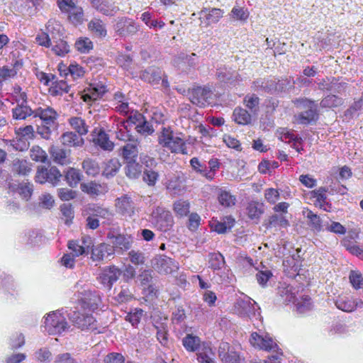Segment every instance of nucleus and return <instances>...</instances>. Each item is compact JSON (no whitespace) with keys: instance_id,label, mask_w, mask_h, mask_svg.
Instances as JSON below:
<instances>
[{"instance_id":"1","label":"nucleus","mask_w":363,"mask_h":363,"mask_svg":"<svg viewBox=\"0 0 363 363\" xmlns=\"http://www.w3.org/2000/svg\"><path fill=\"white\" fill-rule=\"evenodd\" d=\"M250 342L254 347L266 351L277 352L275 354L271 355L267 359L264 360V363H279L282 353L277 352L279 350L278 345L271 337L269 335L262 336L255 332L251 334Z\"/></svg>"},{"instance_id":"2","label":"nucleus","mask_w":363,"mask_h":363,"mask_svg":"<svg viewBox=\"0 0 363 363\" xmlns=\"http://www.w3.org/2000/svg\"><path fill=\"white\" fill-rule=\"evenodd\" d=\"M43 318L45 331L49 335H60L69 327L65 316L60 310L47 313Z\"/></svg>"},{"instance_id":"3","label":"nucleus","mask_w":363,"mask_h":363,"mask_svg":"<svg viewBox=\"0 0 363 363\" xmlns=\"http://www.w3.org/2000/svg\"><path fill=\"white\" fill-rule=\"evenodd\" d=\"M297 108H307L306 111L295 115L296 121L299 124L308 125L318 118L317 104L314 101L306 98L297 99L294 101Z\"/></svg>"},{"instance_id":"4","label":"nucleus","mask_w":363,"mask_h":363,"mask_svg":"<svg viewBox=\"0 0 363 363\" xmlns=\"http://www.w3.org/2000/svg\"><path fill=\"white\" fill-rule=\"evenodd\" d=\"M159 144L174 153L187 154L184 140L179 136L174 135L173 132L167 128H162L158 136Z\"/></svg>"},{"instance_id":"5","label":"nucleus","mask_w":363,"mask_h":363,"mask_svg":"<svg viewBox=\"0 0 363 363\" xmlns=\"http://www.w3.org/2000/svg\"><path fill=\"white\" fill-rule=\"evenodd\" d=\"M149 220L156 228L164 232L169 230L174 223L171 212L161 206L152 209Z\"/></svg>"},{"instance_id":"6","label":"nucleus","mask_w":363,"mask_h":363,"mask_svg":"<svg viewBox=\"0 0 363 363\" xmlns=\"http://www.w3.org/2000/svg\"><path fill=\"white\" fill-rule=\"evenodd\" d=\"M153 269L160 274H169L179 269L178 263L165 255L156 256L152 260Z\"/></svg>"},{"instance_id":"7","label":"nucleus","mask_w":363,"mask_h":363,"mask_svg":"<svg viewBox=\"0 0 363 363\" xmlns=\"http://www.w3.org/2000/svg\"><path fill=\"white\" fill-rule=\"evenodd\" d=\"M60 25L55 21H48L46 25V31L36 37V41L40 45L49 48L52 44V40L56 39V35L59 34Z\"/></svg>"},{"instance_id":"8","label":"nucleus","mask_w":363,"mask_h":363,"mask_svg":"<svg viewBox=\"0 0 363 363\" xmlns=\"http://www.w3.org/2000/svg\"><path fill=\"white\" fill-rule=\"evenodd\" d=\"M213 93L208 86H197L191 91V101L199 106H205L212 103Z\"/></svg>"},{"instance_id":"9","label":"nucleus","mask_w":363,"mask_h":363,"mask_svg":"<svg viewBox=\"0 0 363 363\" xmlns=\"http://www.w3.org/2000/svg\"><path fill=\"white\" fill-rule=\"evenodd\" d=\"M69 318L74 325L82 330H94L96 329V321L91 315L74 311Z\"/></svg>"},{"instance_id":"10","label":"nucleus","mask_w":363,"mask_h":363,"mask_svg":"<svg viewBox=\"0 0 363 363\" xmlns=\"http://www.w3.org/2000/svg\"><path fill=\"white\" fill-rule=\"evenodd\" d=\"M61 177L62 174L55 167H51L49 169L40 168L38 169L36 172L35 181L40 184L49 182L53 185H56L60 182Z\"/></svg>"},{"instance_id":"11","label":"nucleus","mask_w":363,"mask_h":363,"mask_svg":"<svg viewBox=\"0 0 363 363\" xmlns=\"http://www.w3.org/2000/svg\"><path fill=\"white\" fill-rule=\"evenodd\" d=\"M122 272L116 266L106 267L99 274L100 283L108 290H111L113 284L117 281Z\"/></svg>"},{"instance_id":"12","label":"nucleus","mask_w":363,"mask_h":363,"mask_svg":"<svg viewBox=\"0 0 363 363\" xmlns=\"http://www.w3.org/2000/svg\"><path fill=\"white\" fill-rule=\"evenodd\" d=\"M223 11L220 9H208L205 8L199 13L201 25L203 24L204 27H207L211 24L216 23L223 17Z\"/></svg>"},{"instance_id":"13","label":"nucleus","mask_w":363,"mask_h":363,"mask_svg":"<svg viewBox=\"0 0 363 363\" xmlns=\"http://www.w3.org/2000/svg\"><path fill=\"white\" fill-rule=\"evenodd\" d=\"M115 206L116 211L124 216L131 217L135 213V204L127 194L116 199Z\"/></svg>"},{"instance_id":"14","label":"nucleus","mask_w":363,"mask_h":363,"mask_svg":"<svg viewBox=\"0 0 363 363\" xmlns=\"http://www.w3.org/2000/svg\"><path fill=\"white\" fill-rule=\"evenodd\" d=\"M89 1L97 11L107 16H113L119 11V8L112 0Z\"/></svg>"},{"instance_id":"15","label":"nucleus","mask_w":363,"mask_h":363,"mask_svg":"<svg viewBox=\"0 0 363 363\" xmlns=\"http://www.w3.org/2000/svg\"><path fill=\"white\" fill-rule=\"evenodd\" d=\"M79 298L83 306L91 311L96 309L101 303V298L96 291L84 289L79 292Z\"/></svg>"},{"instance_id":"16","label":"nucleus","mask_w":363,"mask_h":363,"mask_svg":"<svg viewBox=\"0 0 363 363\" xmlns=\"http://www.w3.org/2000/svg\"><path fill=\"white\" fill-rule=\"evenodd\" d=\"M107 237L112 244L111 247H113L114 252H123L131 247L132 239L130 236L122 234L114 235L112 233H108Z\"/></svg>"},{"instance_id":"17","label":"nucleus","mask_w":363,"mask_h":363,"mask_svg":"<svg viewBox=\"0 0 363 363\" xmlns=\"http://www.w3.org/2000/svg\"><path fill=\"white\" fill-rule=\"evenodd\" d=\"M35 117H39L46 125L55 127L58 113L51 107H47L45 108L40 107L35 108Z\"/></svg>"},{"instance_id":"18","label":"nucleus","mask_w":363,"mask_h":363,"mask_svg":"<svg viewBox=\"0 0 363 363\" xmlns=\"http://www.w3.org/2000/svg\"><path fill=\"white\" fill-rule=\"evenodd\" d=\"M113 254V247L106 243H101L92 248L91 258L94 261H100L109 258Z\"/></svg>"},{"instance_id":"19","label":"nucleus","mask_w":363,"mask_h":363,"mask_svg":"<svg viewBox=\"0 0 363 363\" xmlns=\"http://www.w3.org/2000/svg\"><path fill=\"white\" fill-rule=\"evenodd\" d=\"M256 302L252 303L249 297L238 299L235 304V310L240 316H250L255 313Z\"/></svg>"},{"instance_id":"20","label":"nucleus","mask_w":363,"mask_h":363,"mask_svg":"<svg viewBox=\"0 0 363 363\" xmlns=\"http://www.w3.org/2000/svg\"><path fill=\"white\" fill-rule=\"evenodd\" d=\"M218 355L223 363H240L239 354L230 350L228 343L222 342L218 348Z\"/></svg>"},{"instance_id":"21","label":"nucleus","mask_w":363,"mask_h":363,"mask_svg":"<svg viewBox=\"0 0 363 363\" xmlns=\"http://www.w3.org/2000/svg\"><path fill=\"white\" fill-rule=\"evenodd\" d=\"M116 29L121 35H133L138 30V26L130 19L121 18L117 22Z\"/></svg>"},{"instance_id":"22","label":"nucleus","mask_w":363,"mask_h":363,"mask_svg":"<svg viewBox=\"0 0 363 363\" xmlns=\"http://www.w3.org/2000/svg\"><path fill=\"white\" fill-rule=\"evenodd\" d=\"M286 292H290L286 300L295 303L298 312L305 313L311 308V301L308 296L303 297L301 300H298L294 294L291 291V288H286Z\"/></svg>"},{"instance_id":"23","label":"nucleus","mask_w":363,"mask_h":363,"mask_svg":"<svg viewBox=\"0 0 363 363\" xmlns=\"http://www.w3.org/2000/svg\"><path fill=\"white\" fill-rule=\"evenodd\" d=\"M138 141L137 139H133L127 143L121 148L122 157L127 161L135 160L138 155Z\"/></svg>"},{"instance_id":"24","label":"nucleus","mask_w":363,"mask_h":363,"mask_svg":"<svg viewBox=\"0 0 363 363\" xmlns=\"http://www.w3.org/2000/svg\"><path fill=\"white\" fill-rule=\"evenodd\" d=\"M121 167L119 160L112 158L104 162L102 165V175L107 179L114 177Z\"/></svg>"},{"instance_id":"25","label":"nucleus","mask_w":363,"mask_h":363,"mask_svg":"<svg viewBox=\"0 0 363 363\" xmlns=\"http://www.w3.org/2000/svg\"><path fill=\"white\" fill-rule=\"evenodd\" d=\"M81 189L90 196H98L104 194L107 191V186L95 182H90L82 184Z\"/></svg>"},{"instance_id":"26","label":"nucleus","mask_w":363,"mask_h":363,"mask_svg":"<svg viewBox=\"0 0 363 363\" xmlns=\"http://www.w3.org/2000/svg\"><path fill=\"white\" fill-rule=\"evenodd\" d=\"M62 145L68 147H82L84 140L82 135H77L73 132H66L60 138Z\"/></svg>"},{"instance_id":"27","label":"nucleus","mask_w":363,"mask_h":363,"mask_svg":"<svg viewBox=\"0 0 363 363\" xmlns=\"http://www.w3.org/2000/svg\"><path fill=\"white\" fill-rule=\"evenodd\" d=\"M199 363H216L215 353L208 344L203 343L196 353Z\"/></svg>"},{"instance_id":"28","label":"nucleus","mask_w":363,"mask_h":363,"mask_svg":"<svg viewBox=\"0 0 363 363\" xmlns=\"http://www.w3.org/2000/svg\"><path fill=\"white\" fill-rule=\"evenodd\" d=\"M196 55L195 53H191V55L181 53L175 59L174 62L179 69L186 70L196 65Z\"/></svg>"},{"instance_id":"29","label":"nucleus","mask_w":363,"mask_h":363,"mask_svg":"<svg viewBox=\"0 0 363 363\" xmlns=\"http://www.w3.org/2000/svg\"><path fill=\"white\" fill-rule=\"evenodd\" d=\"M140 77L148 83L158 84L162 79L161 71L157 67H148L145 70L140 72Z\"/></svg>"},{"instance_id":"30","label":"nucleus","mask_w":363,"mask_h":363,"mask_svg":"<svg viewBox=\"0 0 363 363\" xmlns=\"http://www.w3.org/2000/svg\"><path fill=\"white\" fill-rule=\"evenodd\" d=\"M233 121L242 125H245L251 123L252 116L247 110L242 107H236L233 113Z\"/></svg>"},{"instance_id":"31","label":"nucleus","mask_w":363,"mask_h":363,"mask_svg":"<svg viewBox=\"0 0 363 363\" xmlns=\"http://www.w3.org/2000/svg\"><path fill=\"white\" fill-rule=\"evenodd\" d=\"M91 214L97 218L103 219V223L110 225L113 223L114 215L108 208H102L101 206H94L90 208Z\"/></svg>"},{"instance_id":"32","label":"nucleus","mask_w":363,"mask_h":363,"mask_svg":"<svg viewBox=\"0 0 363 363\" xmlns=\"http://www.w3.org/2000/svg\"><path fill=\"white\" fill-rule=\"evenodd\" d=\"M60 29H59V34L56 35V39L52 40V50L59 56H63L69 51V46L66 41L61 38Z\"/></svg>"},{"instance_id":"33","label":"nucleus","mask_w":363,"mask_h":363,"mask_svg":"<svg viewBox=\"0 0 363 363\" xmlns=\"http://www.w3.org/2000/svg\"><path fill=\"white\" fill-rule=\"evenodd\" d=\"M88 28L96 36L99 38L105 37L107 34L105 24L99 19L94 18L88 24Z\"/></svg>"},{"instance_id":"34","label":"nucleus","mask_w":363,"mask_h":363,"mask_svg":"<svg viewBox=\"0 0 363 363\" xmlns=\"http://www.w3.org/2000/svg\"><path fill=\"white\" fill-rule=\"evenodd\" d=\"M208 266L214 272L220 271L225 267L224 257L220 252H213L208 255Z\"/></svg>"},{"instance_id":"35","label":"nucleus","mask_w":363,"mask_h":363,"mask_svg":"<svg viewBox=\"0 0 363 363\" xmlns=\"http://www.w3.org/2000/svg\"><path fill=\"white\" fill-rule=\"evenodd\" d=\"M82 165L84 171L89 176L95 177L100 172V167L98 162L91 158L84 159Z\"/></svg>"},{"instance_id":"36","label":"nucleus","mask_w":363,"mask_h":363,"mask_svg":"<svg viewBox=\"0 0 363 363\" xmlns=\"http://www.w3.org/2000/svg\"><path fill=\"white\" fill-rule=\"evenodd\" d=\"M94 143L106 151H111L114 147L113 143L109 140L108 135L102 130L98 133L97 137L94 139Z\"/></svg>"},{"instance_id":"37","label":"nucleus","mask_w":363,"mask_h":363,"mask_svg":"<svg viewBox=\"0 0 363 363\" xmlns=\"http://www.w3.org/2000/svg\"><path fill=\"white\" fill-rule=\"evenodd\" d=\"M182 344L184 348L189 352H195L201 347V340L199 337L189 334L182 340Z\"/></svg>"},{"instance_id":"38","label":"nucleus","mask_w":363,"mask_h":363,"mask_svg":"<svg viewBox=\"0 0 363 363\" xmlns=\"http://www.w3.org/2000/svg\"><path fill=\"white\" fill-rule=\"evenodd\" d=\"M218 200L221 206L224 207H231L235 204L236 197L230 191L224 189H219Z\"/></svg>"},{"instance_id":"39","label":"nucleus","mask_w":363,"mask_h":363,"mask_svg":"<svg viewBox=\"0 0 363 363\" xmlns=\"http://www.w3.org/2000/svg\"><path fill=\"white\" fill-rule=\"evenodd\" d=\"M50 152L55 162L62 165L68 163V153L64 149L53 146L50 148Z\"/></svg>"},{"instance_id":"40","label":"nucleus","mask_w":363,"mask_h":363,"mask_svg":"<svg viewBox=\"0 0 363 363\" xmlns=\"http://www.w3.org/2000/svg\"><path fill=\"white\" fill-rule=\"evenodd\" d=\"M335 306L337 308L345 312H352L357 307V303H355L354 301L350 298L344 296L339 297L335 301Z\"/></svg>"},{"instance_id":"41","label":"nucleus","mask_w":363,"mask_h":363,"mask_svg":"<svg viewBox=\"0 0 363 363\" xmlns=\"http://www.w3.org/2000/svg\"><path fill=\"white\" fill-rule=\"evenodd\" d=\"M71 127L80 135H84L88 133V125L84 120L79 117H72L69 119Z\"/></svg>"},{"instance_id":"42","label":"nucleus","mask_w":363,"mask_h":363,"mask_svg":"<svg viewBox=\"0 0 363 363\" xmlns=\"http://www.w3.org/2000/svg\"><path fill=\"white\" fill-rule=\"evenodd\" d=\"M235 223V220L231 216L225 217L222 221L216 222L212 226L214 231L218 233H224L228 230H230Z\"/></svg>"},{"instance_id":"43","label":"nucleus","mask_w":363,"mask_h":363,"mask_svg":"<svg viewBox=\"0 0 363 363\" xmlns=\"http://www.w3.org/2000/svg\"><path fill=\"white\" fill-rule=\"evenodd\" d=\"M125 171V175L128 178L131 179H135L138 178L141 174L142 166L139 163L136 162L135 160L128 161L127 162Z\"/></svg>"},{"instance_id":"44","label":"nucleus","mask_w":363,"mask_h":363,"mask_svg":"<svg viewBox=\"0 0 363 363\" xmlns=\"http://www.w3.org/2000/svg\"><path fill=\"white\" fill-rule=\"evenodd\" d=\"M82 175L79 170L74 168H69L65 174V180L71 187H75L82 180Z\"/></svg>"},{"instance_id":"45","label":"nucleus","mask_w":363,"mask_h":363,"mask_svg":"<svg viewBox=\"0 0 363 363\" xmlns=\"http://www.w3.org/2000/svg\"><path fill=\"white\" fill-rule=\"evenodd\" d=\"M280 140L283 142H291L292 141L293 147L296 150L297 152H300L302 148H300L298 145V143H300L301 138H298L294 135L291 132L287 130L285 128H282L280 131Z\"/></svg>"},{"instance_id":"46","label":"nucleus","mask_w":363,"mask_h":363,"mask_svg":"<svg viewBox=\"0 0 363 363\" xmlns=\"http://www.w3.org/2000/svg\"><path fill=\"white\" fill-rule=\"evenodd\" d=\"M174 211L179 217L188 215L190 211V203L188 201L179 199L174 203Z\"/></svg>"},{"instance_id":"47","label":"nucleus","mask_w":363,"mask_h":363,"mask_svg":"<svg viewBox=\"0 0 363 363\" xmlns=\"http://www.w3.org/2000/svg\"><path fill=\"white\" fill-rule=\"evenodd\" d=\"M306 217L309 220L308 225L312 230L320 232L322 230V220L319 216L311 210H307Z\"/></svg>"},{"instance_id":"48","label":"nucleus","mask_w":363,"mask_h":363,"mask_svg":"<svg viewBox=\"0 0 363 363\" xmlns=\"http://www.w3.org/2000/svg\"><path fill=\"white\" fill-rule=\"evenodd\" d=\"M263 213L262 205L252 201L248 203L247 207V213L248 217L252 220H258Z\"/></svg>"},{"instance_id":"49","label":"nucleus","mask_w":363,"mask_h":363,"mask_svg":"<svg viewBox=\"0 0 363 363\" xmlns=\"http://www.w3.org/2000/svg\"><path fill=\"white\" fill-rule=\"evenodd\" d=\"M255 84L257 87H260L268 93H276L277 79H259Z\"/></svg>"},{"instance_id":"50","label":"nucleus","mask_w":363,"mask_h":363,"mask_svg":"<svg viewBox=\"0 0 363 363\" xmlns=\"http://www.w3.org/2000/svg\"><path fill=\"white\" fill-rule=\"evenodd\" d=\"M65 13H67L69 14V19L74 24L81 23L83 21V9L82 7L78 6L77 5L70 10H67Z\"/></svg>"},{"instance_id":"51","label":"nucleus","mask_w":363,"mask_h":363,"mask_svg":"<svg viewBox=\"0 0 363 363\" xmlns=\"http://www.w3.org/2000/svg\"><path fill=\"white\" fill-rule=\"evenodd\" d=\"M230 16L233 20L245 22L249 17V12L243 7L235 6L232 9Z\"/></svg>"},{"instance_id":"52","label":"nucleus","mask_w":363,"mask_h":363,"mask_svg":"<svg viewBox=\"0 0 363 363\" xmlns=\"http://www.w3.org/2000/svg\"><path fill=\"white\" fill-rule=\"evenodd\" d=\"M70 86L63 80L55 82L50 87V91L53 96L62 95L69 91Z\"/></svg>"},{"instance_id":"53","label":"nucleus","mask_w":363,"mask_h":363,"mask_svg":"<svg viewBox=\"0 0 363 363\" xmlns=\"http://www.w3.org/2000/svg\"><path fill=\"white\" fill-rule=\"evenodd\" d=\"M106 92V87L103 84H96L91 89L90 94H86L84 95V101L89 98L91 100H97L101 98Z\"/></svg>"},{"instance_id":"54","label":"nucleus","mask_w":363,"mask_h":363,"mask_svg":"<svg viewBox=\"0 0 363 363\" xmlns=\"http://www.w3.org/2000/svg\"><path fill=\"white\" fill-rule=\"evenodd\" d=\"M342 104L341 98L335 95H328L320 101V106L322 108H334L337 107Z\"/></svg>"},{"instance_id":"55","label":"nucleus","mask_w":363,"mask_h":363,"mask_svg":"<svg viewBox=\"0 0 363 363\" xmlns=\"http://www.w3.org/2000/svg\"><path fill=\"white\" fill-rule=\"evenodd\" d=\"M82 244H80V241L78 240H71L69 242L68 247L72 251L73 256L78 257L85 253L86 247H88L89 245H83V244H85L84 240H82Z\"/></svg>"},{"instance_id":"56","label":"nucleus","mask_w":363,"mask_h":363,"mask_svg":"<svg viewBox=\"0 0 363 363\" xmlns=\"http://www.w3.org/2000/svg\"><path fill=\"white\" fill-rule=\"evenodd\" d=\"M75 48L82 53H87L93 49V43L88 38H80L76 41Z\"/></svg>"},{"instance_id":"57","label":"nucleus","mask_w":363,"mask_h":363,"mask_svg":"<svg viewBox=\"0 0 363 363\" xmlns=\"http://www.w3.org/2000/svg\"><path fill=\"white\" fill-rule=\"evenodd\" d=\"M16 138L9 140V146L16 151H23V127L16 130Z\"/></svg>"},{"instance_id":"58","label":"nucleus","mask_w":363,"mask_h":363,"mask_svg":"<svg viewBox=\"0 0 363 363\" xmlns=\"http://www.w3.org/2000/svg\"><path fill=\"white\" fill-rule=\"evenodd\" d=\"M136 131L143 135H150L155 132L152 125L146 118L141 121V123L135 126Z\"/></svg>"},{"instance_id":"59","label":"nucleus","mask_w":363,"mask_h":363,"mask_svg":"<svg viewBox=\"0 0 363 363\" xmlns=\"http://www.w3.org/2000/svg\"><path fill=\"white\" fill-rule=\"evenodd\" d=\"M167 189L173 194L180 195L184 192V186L177 179H170L167 185Z\"/></svg>"},{"instance_id":"60","label":"nucleus","mask_w":363,"mask_h":363,"mask_svg":"<svg viewBox=\"0 0 363 363\" xmlns=\"http://www.w3.org/2000/svg\"><path fill=\"white\" fill-rule=\"evenodd\" d=\"M30 158L36 162H45L47 159L46 152L39 146H34L30 150Z\"/></svg>"},{"instance_id":"61","label":"nucleus","mask_w":363,"mask_h":363,"mask_svg":"<svg viewBox=\"0 0 363 363\" xmlns=\"http://www.w3.org/2000/svg\"><path fill=\"white\" fill-rule=\"evenodd\" d=\"M259 99L255 94L247 95L244 98L245 105L253 113H255L258 108Z\"/></svg>"},{"instance_id":"62","label":"nucleus","mask_w":363,"mask_h":363,"mask_svg":"<svg viewBox=\"0 0 363 363\" xmlns=\"http://www.w3.org/2000/svg\"><path fill=\"white\" fill-rule=\"evenodd\" d=\"M133 293L128 286H122L120 292L115 297L116 301L119 303H125L133 298Z\"/></svg>"},{"instance_id":"63","label":"nucleus","mask_w":363,"mask_h":363,"mask_svg":"<svg viewBox=\"0 0 363 363\" xmlns=\"http://www.w3.org/2000/svg\"><path fill=\"white\" fill-rule=\"evenodd\" d=\"M143 181L150 186L155 185L159 178V174L157 172L152 169H145L143 173Z\"/></svg>"},{"instance_id":"64","label":"nucleus","mask_w":363,"mask_h":363,"mask_svg":"<svg viewBox=\"0 0 363 363\" xmlns=\"http://www.w3.org/2000/svg\"><path fill=\"white\" fill-rule=\"evenodd\" d=\"M229 270L227 269L225 267L220 271L214 272V275L213 277V280L217 284H223V283H229Z\"/></svg>"}]
</instances>
